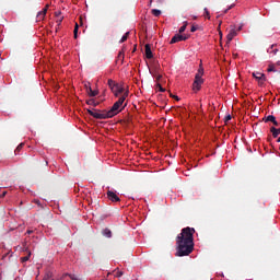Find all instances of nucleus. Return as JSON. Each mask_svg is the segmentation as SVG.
Masks as SVG:
<instances>
[{
  "label": "nucleus",
  "instance_id": "09e8293b",
  "mask_svg": "<svg viewBox=\"0 0 280 280\" xmlns=\"http://www.w3.org/2000/svg\"><path fill=\"white\" fill-rule=\"evenodd\" d=\"M58 30H60V26H57V27H56V32H58Z\"/></svg>",
  "mask_w": 280,
  "mask_h": 280
},
{
  "label": "nucleus",
  "instance_id": "9b49d317",
  "mask_svg": "<svg viewBox=\"0 0 280 280\" xmlns=\"http://www.w3.org/2000/svg\"><path fill=\"white\" fill-rule=\"evenodd\" d=\"M237 36V31L235 28L230 30L229 34L226 35L228 43H231L233 40V37Z\"/></svg>",
  "mask_w": 280,
  "mask_h": 280
},
{
  "label": "nucleus",
  "instance_id": "72a5a7b5",
  "mask_svg": "<svg viewBox=\"0 0 280 280\" xmlns=\"http://www.w3.org/2000/svg\"><path fill=\"white\" fill-rule=\"evenodd\" d=\"M116 277H124V271H117Z\"/></svg>",
  "mask_w": 280,
  "mask_h": 280
},
{
  "label": "nucleus",
  "instance_id": "412c9836",
  "mask_svg": "<svg viewBox=\"0 0 280 280\" xmlns=\"http://www.w3.org/2000/svg\"><path fill=\"white\" fill-rule=\"evenodd\" d=\"M86 104H88L89 106H97V103H95V100H93V98L88 100V101H86Z\"/></svg>",
  "mask_w": 280,
  "mask_h": 280
},
{
  "label": "nucleus",
  "instance_id": "49530a36",
  "mask_svg": "<svg viewBox=\"0 0 280 280\" xmlns=\"http://www.w3.org/2000/svg\"><path fill=\"white\" fill-rule=\"evenodd\" d=\"M276 65H277V67H280V61H277V63H276Z\"/></svg>",
  "mask_w": 280,
  "mask_h": 280
},
{
  "label": "nucleus",
  "instance_id": "4c0bfd02",
  "mask_svg": "<svg viewBox=\"0 0 280 280\" xmlns=\"http://www.w3.org/2000/svg\"><path fill=\"white\" fill-rule=\"evenodd\" d=\"M188 38H189V36L183 35V39L182 40H187Z\"/></svg>",
  "mask_w": 280,
  "mask_h": 280
},
{
  "label": "nucleus",
  "instance_id": "2eb2a0df",
  "mask_svg": "<svg viewBox=\"0 0 280 280\" xmlns=\"http://www.w3.org/2000/svg\"><path fill=\"white\" fill-rule=\"evenodd\" d=\"M276 120H277V117H275L272 115H269L266 118H264V121H266V122L271 121V124H273V121H276Z\"/></svg>",
  "mask_w": 280,
  "mask_h": 280
},
{
  "label": "nucleus",
  "instance_id": "c9c22d12",
  "mask_svg": "<svg viewBox=\"0 0 280 280\" xmlns=\"http://www.w3.org/2000/svg\"><path fill=\"white\" fill-rule=\"evenodd\" d=\"M154 0H150V5H152V2H153ZM165 0H158V3H163Z\"/></svg>",
  "mask_w": 280,
  "mask_h": 280
},
{
  "label": "nucleus",
  "instance_id": "c03bdc74",
  "mask_svg": "<svg viewBox=\"0 0 280 280\" xmlns=\"http://www.w3.org/2000/svg\"><path fill=\"white\" fill-rule=\"evenodd\" d=\"M35 203H36V205H40V201H39V200H35Z\"/></svg>",
  "mask_w": 280,
  "mask_h": 280
},
{
  "label": "nucleus",
  "instance_id": "c85d7f7f",
  "mask_svg": "<svg viewBox=\"0 0 280 280\" xmlns=\"http://www.w3.org/2000/svg\"><path fill=\"white\" fill-rule=\"evenodd\" d=\"M198 31V25H192L190 28V32H197Z\"/></svg>",
  "mask_w": 280,
  "mask_h": 280
},
{
  "label": "nucleus",
  "instance_id": "6ab92c4d",
  "mask_svg": "<svg viewBox=\"0 0 280 280\" xmlns=\"http://www.w3.org/2000/svg\"><path fill=\"white\" fill-rule=\"evenodd\" d=\"M62 21H65V16H60L56 20L57 27H60V25H62Z\"/></svg>",
  "mask_w": 280,
  "mask_h": 280
},
{
  "label": "nucleus",
  "instance_id": "a211bd4d",
  "mask_svg": "<svg viewBox=\"0 0 280 280\" xmlns=\"http://www.w3.org/2000/svg\"><path fill=\"white\" fill-rule=\"evenodd\" d=\"M128 36H130V32H127L121 39L119 40V43H126V40H128Z\"/></svg>",
  "mask_w": 280,
  "mask_h": 280
},
{
  "label": "nucleus",
  "instance_id": "20e7f679",
  "mask_svg": "<svg viewBox=\"0 0 280 280\" xmlns=\"http://www.w3.org/2000/svg\"><path fill=\"white\" fill-rule=\"evenodd\" d=\"M89 115L94 119H112L108 110L88 109Z\"/></svg>",
  "mask_w": 280,
  "mask_h": 280
},
{
  "label": "nucleus",
  "instance_id": "0eeeda50",
  "mask_svg": "<svg viewBox=\"0 0 280 280\" xmlns=\"http://www.w3.org/2000/svg\"><path fill=\"white\" fill-rule=\"evenodd\" d=\"M47 10H49V4H46V7L37 13V21L45 20V16H47Z\"/></svg>",
  "mask_w": 280,
  "mask_h": 280
},
{
  "label": "nucleus",
  "instance_id": "9d476101",
  "mask_svg": "<svg viewBox=\"0 0 280 280\" xmlns=\"http://www.w3.org/2000/svg\"><path fill=\"white\" fill-rule=\"evenodd\" d=\"M279 49H277V45H271L268 49H267V54L269 56H277Z\"/></svg>",
  "mask_w": 280,
  "mask_h": 280
},
{
  "label": "nucleus",
  "instance_id": "7ed1b4c3",
  "mask_svg": "<svg viewBox=\"0 0 280 280\" xmlns=\"http://www.w3.org/2000/svg\"><path fill=\"white\" fill-rule=\"evenodd\" d=\"M128 97V92H125L122 96L118 98L117 102L114 103L112 108L107 110L110 115V117H115V115H119L121 113V106H124V102H126V98Z\"/></svg>",
  "mask_w": 280,
  "mask_h": 280
},
{
  "label": "nucleus",
  "instance_id": "f8f14e48",
  "mask_svg": "<svg viewBox=\"0 0 280 280\" xmlns=\"http://www.w3.org/2000/svg\"><path fill=\"white\" fill-rule=\"evenodd\" d=\"M180 40H183V35L176 34L175 36L172 37L171 45H174L175 43H180Z\"/></svg>",
  "mask_w": 280,
  "mask_h": 280
},
{
  "label": "nucleus",
  "instance_id": "8fccbe9b",
  "mask_svg": "<svg viewBox=\"0 0 280 280\" xmlns=\"http://www.w3.org/2000/svg\"><path fill=\"white\" fill-rule=\"evenodd\" d=\"M277 143H280V137L277 139Z\"/></svg>",
  "mask_w": 280,
  "mask_h": 280
},
{
  "label": "nucleus",
  "instance_id": "ddd939ff",
  "mask_svg": "<svg viewBox=\"0 0 280 280\" xmlns=\"http://www.w3.org/2000/svg\"><path fill=\"white\" fill-rule=\"evenodd\" d=\"M102 234L104 235V237H113V232L108 228L104 229L102 231Z\"/></svg>",
  "mask_w": 280,
  "mask_h": 280
},
{
  "label": "nucleus",
  "instance_id": "5701e85b",
  "mask_svg": "<svg viewBox=\"0 0 280 280\" xmlns=\"http://www.w3.org/2000/svg\"><path fill=\"white\" fill-rule=\"evenodd\" d=\"M203 12H205V18L210 20L211 19V14L209 13V9L205 8Z\"/></svg>",
  "mask_w": 280,
  "mask_h": 280
},
{
  "label": "nucleus",
  "instance_id": "c756f323",
  "mask_svg": "<svg viewBox=\"0 0 280 280\" xmlns=\"http://www.w3.org/2000/svg\"><path fill=\"white\" fill-rule=\"evenodd\" d=\"M231 119H232L231 115L225 116L224 118L225 124H228V121H231Z\"/></svg>",
  "mask_w": 280,
  "mask_h": 280
},
{
  "label": "nucleus",
  "instance_id": "58836bf2",
  "mask_svg": "<svg viewBox=\"0 0 280 280\" xmlns=\"http://www.w3.org/2000/svg\"><path fill=\"white\" fill-rule=\"evenodd\" d=\"M171 97H173V98L176 100L177 102H178V100H179L178 96H176V95H172V94H171Z\"/></svg>",
  "mask_w": 280,
  "mask_h": 280
},
{
  "label": "nucleus",
  "instance_id": "f257e3e1",
  "mask_svg": "<svg viewBox=\"0 0 280 280\" xmlns=\"http://www.w3.org/2000/svg\"><path fill=\"white\" fill-rule=\"evenodd\" d=\"M194 233L196 229L194 228H184L182 232L176 237V256L177 257H187L194 253Z\"/></svg>",
  "mask_w": 280,
  "mask_h": 280
},
{
  "label": "nucleus",
  "instance_id": "79ce46f5",
  "mask_svg": "<svg viewBox=\"0 0 280 280\" xmlns=\"http://www.w3.org/2000/svg\"><path fill=\"white\" fill-rule=\"evenodd\" d=\"M26 233H27L28 235H32V233H34V231L28 230Z\"/></svg>",
  "mask_w": 280,
  "mask_h": 280
},
{
  "label": "nucleus",
  "instance_id": "f3484780",
  "mask_svg": "<svg viewBox=\"0 0 280 280\" xmlns=\"http://www.w3.org/2000/svg\"><path fill=\"white\" fill-rule=\"evenodd\" d=\"M151 14H153V16H161V10L153 9L151 10Z\"/></svg>",
  "mask_w": 280,
  "mask_h": 280
},
{
  "label": "nucleus",
  "instance_id": "423d86ee",
  "mask_svg": "<svg viewBox=\"0 0 280 280\" xmlns=\"http://www.w3.org/2000/svg\"><path fill=\"white\" fill-rule=\"evenodd\" d=\"M107 198L110 200V202H119L121 199H119V196H117V192L113 190L107 191Z\"/></svg>",
  "mask_w": 280,
  "mask_h": 280
},
{
  "label": "nucleus",
  "instance_id": "2f4dec72",
  "mask_svg": "<svg viewBox=\"0 0 280 280\" xmlns=\"http://www.w3.org/2000/svg\"><path fill=\"white\" fill-rule=\"evenodd\" d=\"M232 8H235V4L230 5V7L224 11V14H226V12H229V10H232Z\"/></svg>",
  "mask_w": 280,
  "mask_h": 280
},
{
  "label": "nucleus",
  "instance_id": "6e6552de",
  "mask_svg": "<svg viewBox=\"0 0 280 280\" xmlns=\"http://www.w3.org/2000/svg\"><path fill=\"white\" fill-rule=\"evenodd\" d=\"M144 54H145V58H148V60H152V58H154V55L152 54V47L150 46V44H145Z\"/></svg>",
  "mask_w": 280,
  "mask_h": 280
},
{
  "label": "nucleus",
  "instance_id": "ea45409f",
  "mask_svg": "<svg viewBox=\"0 0 280 280\" xmlns=\"http://www.w3.org/2000/svg\"><path fill=\"white\" fill-rule=\"evenodd\" d=\"M5 194H8L7 191L2 192V195H0V198H5Z\"/></svg>",
  "mask_w": 280,
  "mask_h": 280
},
{
  "label": "nucleus",
  "instance_id": "bb28decb",
  "mask_svg": "<svg viewBox=\"0 0 280 280\" xmlns=\"http://www.w3.org/2000/svg\"><path fill=\"white\" fill-rule=\"evenodd\" d=\"M121 93H124V86L118 85L117 97H119V95H121Z\"/></svg>",
  "mask_w": 280,
  "mask_h": 280
},
{
  "label": "nucleus",
  "instance_id": "1a4fd4ad",
  "mask_svg": "<svg viewBox=\"0 0 280 280\" xmlns=\"http://www.w3.org/2000/svg\"><path fill=\"white\" fill-rule=\"evenodd\" d=\"M253 77L258 80V82H266V74L261 72H254Z\"/></svg>",
  "mask_w": 280,
  "mask_h": 280
},
{
  "label": "nucleus",
  "instance_id": "37998d69",
  "mask_svg": "<svg viewBox=\"0 0 280 280\" xmlns=\"http://www.w3.org/2000/svg\"><path fill=\"white\" fill-rule=\"evenodd\" d=\"M187 25H189V23L187 21L184 22V27H187Z\"/></svg>",
  "mask_w": 280,
  "mask_h": 280
},
{
  "label": "nucleus",
  "instance_id": "de8ad7c7",
  "mask_svg": "<svg viewBox=\"0 0 280 280\" xmlns=\"http://www.w3.org/2000/svg\"><path fill=\"white\" fill-rule=\"evenodd\" d=\"M278 135H280V127L277 129Z\"/></svg>",
  "mask_w": 280,
  "mask_h": 280
},
{
  "label": "nucleus",
  "instance_id": "4468645a",
  "mask_svg": "<svg viewBox=\"0 0 280 280\" xmlns=\"http://www.w3.org/2000/svg\"><path fill=\"white\" fill-rule=\"evenodd\" d=\"M88 95H90V97H96L97 95V91H93V89H91V86H89V89L86 90Z\"/></svg>",
  "mask_w": 280,
  "mask_h": 280
},
{
  "label": "nucleus",
  "instance_id": "4be33fe9",
  "mask_svg": "<svg viewBox=\"0 0 280 280\" xmlns=\"http://www.w3.org/2000/svg\"><path fill=\"white\" fill-rule=\"evenodd\" d=\"M23 145H25V143H20L16 149H15V154H19L21 152V150H23Z\"/></svg>",
  "mask_w": 280,
  "mask_h": 280
},
{
  "label": "nucleus",
  "instance_id": "e433bc0d",
  "mask_svg": "<svg viewBox=\"0 0 280 280\" xmlns=\"http://www.w3.org/2000/svg\"><path fill=\"white\" fill-rule=\"evenodd\" d=\"M161 78H163V75H161V74H158V75L155 77V79H156V82H159V80H161Z\"/></svg>",
  "mask_w": 280,
  "mask_h": 280
},
{
  "label": "nucleus",
  "instance_id": "a19ab883",
  "mask_svg": "<svg viewBox=\"0 0 280 280\" xmlns=\"http://www.w3.org/2000/svg\"><path fill=\"white\" fill-rule=\"evenodd\" d=\"M273 126H279V121L275 120L273 122Z\"/></svg>",
  "mask_w": 280,
  "mask_h": 280
},
{
  "label": "nucleus",
  "instance_id": "7c9ffc66",
  "mask_svg": "<svg viewBox=\"0 0 280 280\" xmlns=\"http://www.w3.org/2000/svg\"><path fill=\"white\" fill-rule=\"evenodd\" d=\"M185 30H187V26H182L180 28H179V34H183L184 32H185Z\"/></svg>",
  "mask_w": 280,
  "mask_h": 280
},
{
  "label": "nucleus",
  "instance_id": "f704fd0d",
  "mask_svg": "<svg viewBox=\"0 0 280 280\" xmlns=\"http://www.w3.org/2000/svg\"><path fill=\"white\" fill-rule=\"evenodd\" d=\"M158 88L160 89L161 93H165V89H163V86H161V84H158Z\"/></svg>",
  "mask_w": 280,
  "mask_h": 280
},
{
  "label": "nucleus",
  "instance_id": "864d4df0",
  "mask_svg": "<svg viewBox=\"0 0 280 280\" xmlns=\"http://www.w3.org/2000/svg\"><path fill=\"white\" fill-rule=\"evenodd\" d=\"M119 56H121V52H119Z\"/></svg>",
  "mask_w": 280,
  "mask_h": 280
},
{
  "label": "nucleus",
  "instance_id": "a18cd8bd",
  "mask_svg": "<svg viewBox=\"0 0 280 280\" xmlns=\"http://www.w3.org/2000/svg\"><path fill=\"white\" fill-rule=\"evenodd\" d=\"M192 19H194V21H196L198 19V16L194 15Z\"/></svg>",
  "mask_w": 280,
  "mask_h": 280
},
{
  "label": "nucleus",
  "instance_id": "393cba45",
  "mask_svg": "<svg viewBox=\"0 0 280 280\" xmlns=\"http://www.w3.org/2000/svg\"><path fill=\"white\" fill-rule=\"evenodd\" d=\"M43 280H54V278L51 277V272H47V273L44 276Z\"/></svg>",
  "mask_w": 280,
  "mask_h": 280
},
{
  "label": "nucleus",
  "instance_id": "b1692460",
  "mask_svg": "<svg viewBox=\"0 0 280 280\" xmlns=\"http://www.w3.org/2000/svg\"><path fill=\"white\" fill-rule=\"evenodd\" d=\"M30 257H32V252H28L27 256L25 257H22V261L25 262V261H30Z\"/></svg>",
  "mask_w": 280,
  "mask_h": 280
},
{
  "label": "nucleus",
  "instance_id": "aec40b11",
  "mask_svg": "<svg viewBox=\"0 0 280 280\" xmlns=\"http://www.w3.org/2000/svg\"><path fill=\"white\" fill-rule=\"evenodd\" d=\"M67 277H70L71 280H82L80 279L78 276L73 275V273H66Z\"/></svg>",
  "mask_w": 280,
  "mask_h": 280
},
{
  "label": "nucleus",
  "instance_id": "603ef678",
  "mask_svg": "<svg viewBox=\"0 0 280 280\" xmlns=\"http://www.w3.org/2000/svg\"><path fill=\"white\" fill-rule=\"evenodd\" d=\"M242 31V26L238 27V32Z\"/></svg>",
  "mask_w": 280,
  "mask_h": 280
},
{
  "label": "nucleus",
  "instance_id": "f03ea898",
  "mask_svg": "<svg viewBox=\"0 0 280 280\" xmlns=\"http://www.w3.org/2000/svg\"><path fill=\"white\" fill-rule=\"evenodd\" d=\"M202 75H205V68H202V65H200L198 72L195 75V81L192 83V91H195V93H198L202 84H205V79H202Z\"/></svg>",
  "mask_w": 280,
  "mask_h": 280
},
{
  "label": "nucleus",
  "instance_id": "3c124183",
  "mask_svg": "<svg viewBox=\"0 0 280 280\" xmlns=\"http://www.w3.org/2000/svg\"><path fill=\"white\" fill-rule=\"evenodd\" d=\"M89 86H91V85H86V84H85V89H86V90L89 89Z\"/></svg>",
  "mask_w": 280,
  "mask_h": 280
},
{
  "label": "nucleus",
  "instance_id": "473e14b6",
  "mask_svg": "<svg viewBox=\"0 0 280 280\" xmlns=\"http://www.w3.org/2000/svg\"><path fill=\"white\" fill-rule=\"evenodd\" d=\"M62 14V12H60V11H56L55 12V16L57 18V19H59V16Z\"/></svg>",
  "mask_w": 280,
  "mask_h": 280
},
{
  "label": "nucleus",
  "instance_id": "dca6fc26",
  "mask_svg": "<svg viewBox=\"0 0 280 280\" xmlns=\"http://www.w3.org/2000/svg\"><path fill=\"white\" fill-rule=\"evenodd\" d=\"M270 132H271L273 139H277V137H279V132L277 131L276 127H271Z\"/></svg>",
  "mask_w": 280,
  "mask_h": 280
},
{
  "label": "nucleus",
  "instance_id": "a878e982",
  "mask_svg": "<svg viewBox=\"0 0 280 280\" xmlns=\"http://www.w3.org/2000/svg\"><path fill=\"white\" fill-rule=\"evenodd\" d=\"M267 71H268V73H270V72H276L277 71V69H275V65H269V67H268V69H267Z\"/></svg>",
  "mask_w": 280,
  "mask_h": 280
},
{
  "label": "nucleus",
  "instance_id": "cd10ccee",
  "mask_svg": "<svg viewBox=\"0 0 280 280\" xmlns=\"http://www.w3.org/2000/svg\"><path fill=\"white\" fill-rule=\"evenodd\" d=\"M79 25L78 23H75V26H74V31H73V34H74V38H78V30H79Z\"/></svg>",
  "mask_w": 280,
  "mask_h": 280
},
{
  "label": "nucleus",
  "instance_id": "39448f33",
  "mask_svg": "<svg viewBox=\"0 0 280 280\" xmlns=\"http://www.w3.org/2000/svg\"><path fill=\"white\" fill-rule=\"evenodd\" d=\"M107 84H108L112 93H114L115 97H117V91H118L119 84L117 82H115L113 79H109L107 81Z\"/></svg>",
  "mask_w": 280,
  "mask_h": 280
}]
</instances>
